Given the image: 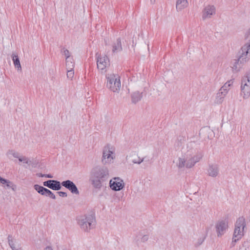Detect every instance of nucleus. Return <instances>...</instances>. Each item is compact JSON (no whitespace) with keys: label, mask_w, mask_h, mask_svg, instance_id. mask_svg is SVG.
I'll return each mask as SVG.
<instances>
[{"label":"nucleus","mask_w":250,"mask_h":250,"mask_svg":"<svg viewBox=\"0 0 250 250\" xmlns=\"http://www.w3.org/2000/svg\"><path fill=\"white\" fill-rule=\"evenodd\" d=\"M109 178V171L105 167H98L94 168L91 172L90 180L93 187L100 189L103 184L108 181Z\"/></svg>","instance_id":"nucleus-1"},{"label":"nucleus","mask_w":250,"mask_h":250,"mask_svg":"<svg viewBox=\"0 0 250 250\" xmlns=\"http://www.w3.org/2000/svg\"><path fill=\"white\" fill-rule=\"evenodd\" d=\"M203 154L201 152H198L195 154H191L187 152L185 155L179 157L176 166L179 169L186 167L187 168H192L196 163L199 162L202 158Z\"/></svg>","instance_id":"nucleus-2"},{"label":"nucleus","mask_w":250,"mask_h":250,"mask_svg":"<svg viewBox=\"0 0 250 250\" xmlns=\"http://www.w3.org/2000/svg\"><path fill=\"white\" fill-rule=\"evenodd\" d=\"M78 225L85 232H88L94 227L96 223L95 216L92 214H84L77 217Z\"/></svg>","instance_id":"nucleus-3"},{"label":"nucleus","mask_w":250,"mask_h":250,"mask_svg":"<svg viewBox=\"0 0 250 250\" xmlns=\"http://www.w3.org/2000/svg\"><path fill=\"white\" fill-rule=\"evenodd\" d=\"M106 79L107 87L113 92H119L121 87L120 77L114 74H108Z\"/></svg>","instance_id":"nucleus-4"},{"label":"nucleus","mask_w":250,"mask_h":250,"mask_svg":"<svg viewBox=\"0 0 250 250\" xmlns=\"http://www.w3.org/2000/svg\"><path fill=\"white\" fill-rule=\"evenodd\" d=\"M115 157V148L109 144L104 146L103 150L102 163L104 165L110 164L113 163Z\"/></svg>","instance_id":"nucleus-5"},{"label":"nucleus","mask_w":250,"mask_h":250,"mask_svg":"<svg viewBox=\"0 0 250 250\" xmlns=\"http://www.w3.org/2000/svg\"><path fill=\"white\" fill-rule=\"evenodd\" d=\"M246 227L245 219L243 217L238 218L235 224L233 234L235 237L242 238L244 235V229Z\"/></svg>","instance_id":"nucleus-6"},{"label":"nucleus","mask_w":250,"mask_h":250,"mask_svg":"<svg viewBox=\"0 0 250 250\" xmlns=\"http://www.w3.org/2000/svg\"><path fill=\"white\" fill-rule=\"evenodd\" d=\"M241 53L237 61H236L233 66V68L237 69L239 63H243L247 62L250 59V47L244 45L241 48Z\"/></svg>","instance_id":"nucleus-7"},{"label":"nucleus","mask_w":250,"mask_h":250,"mask_svg":"<svg viewBox=\"0 0 250 250\" xmlns=\"http://www.w3.org/2000/svg\"><path fill=\"white\" fill-rule=\"evenodd\" d=\"M241 88L243 97L248 98L250 95V72L242 79Z\"/></svg>","instance_id":"nucleus-8"},{"label":"nucleus","mask_w":250,"mask_h":250,"mask_svg":"<svg viewBox=\"0 0 250 250\" xmlns=\"http://www.w3.org/2000/svg\"><path fill=\"white\" fill-rule=\"evenodd\" d=\"M97 64L98 69L102 72H105L106 67L109 65V60L107 56L104 55L103 57L98 56L97 57Z\"/></svg>","instance_id":"nucleus-9"},{"label":"nucleus","mask_w":250,"mask_h":250,"mask_svg":"<svg viewBox=\"0 0 250 250\" xmlns=\"http://www.w3.org/2000/svg\"><path fill=\"white\" fill-rule=\"evenodd\" d=\"M216 13V8L213 5H208L206 6L202 11V19L206 20L210 19Z\"/></svg>","instance_id":"nucleus-10"},{"label":"nucleus","mask_w":250,"mask_h":250,"mask_svg":"<svg viewBox=\"0 0 250 250\" xmlns=\"http://www.w3.org/2000/svg\"><path fill=\"white\" fill-rule=\"evenodd\" d=\"M110 188L114 191H119L124 187L125 184L123 180L119 177H115L109 181Z\"/></svg>","instance_id":"nucleus-11"},{"label":"nucleus","mask_w":250,"mask_h":250,"mask_svg":"<svg viewBox=\"0 0 250 250\" xmlns=\"http://www.w3.org/2000/svg\"><path fill=\"white\" fill-rule=\"evenodd\" d=\"M228 228V223L226 221L222 220L216 223L215 226L216 230L218 237L221 236L224 234Z\"/></svg>","instance_id":"nucleus-12"},{"label":"nucleus","mask_w":250,"mask_h":250,"mask_svg":"<svg viewBox=\"0 0 250 250\" xmlns=\"http://www.w3.org/2000/svg\"><path fill=\"white\" fill-rule=\"evenodd\" d=\"M61 185H62V186L64 187L68 190H69L71 192V193L73 194H79V191L78 189V188L75 185V184L72 181L69 180H67L62 181L61 183Z\"/></svg>","instance_id":"nucleus-13"},{"label":"nucleus","mask_w":250,"mask_h":250,"mask_svg":"<svg viewBox=\"0 0 250 250\" xmlns=\"http://www.w3.org/2000/svg\"><path fill=\"white\" fill-rule=\"evenodd\" d=\"M43 185L54 190H59L62 188L60 182L54 180L45 181L43 183Z\"/></svg>","instance_id":"nucleus-14"},{"label":"nucleus","mask_w":250,"mask_h":250,"mask_svg":"<svg viewBox=\"0 0 250 250\" xmlns=\"http://www.w3.org/2000/svg\"><path fill=\"white\" fill-rule=\"evenodd\" d=\"M208 174L212 177H216L219 174V167L217 165H209L208 169Z\"/></svg>","instance_id":"nucleus-15"},{"label":"nucleus","mask_w":250,"mask_h":250,"mask_svg":"<svg viewBox=\"0 0 250 250\" xmlns=\"http://www.w3.org/2000/svg\"><path fill=\"white\" fill-rule=\"evenodd\" d=\"M188 3L187 0H177L176 8L178 11H181L188 7Z\"/></svg>","instance_id":"nucleus-16"},{"label":"nucleus","mask_w":250,"mask_h":250,"mask_svg":"<svg viewBox=\"0 0 250 250\" xmlns=\"http://www.w3.org/2000/svg\"><path fill=\"white\" fill-rule=\"evenodd\" d=\"M142 92L135 91L133 92L131 96V101L133 104H136L141 100L142 98Z\"/></svg>","instance_id":"nucleus-17"},{"label":"nucleus","mask_w":250,"mask_h":250,"mask_svg":"<svg viewBox=\"0 0 250 250\" xmlns=\"http://www.w3.org/2000/svg\"><path fill=\"white\" fill-rule=\"evenodd\" d=\"M112 47V52L114 53H117L122 50L121 41L120 38L117 40L116 42L113 44Z\"/></svg>","instance_id":"nucleus-18"},{"label":"nucleus","mask_w":250,"mask_h":250,"mask_svg":"<svg viewBox=\"0 0 250 250\" xmlns=\"http://www.w3.org/2000/svg\"><path fill=\"white\" fill-rule=\"evenodd\" d=\"M0 182L2 184H6V187L8 188H11L13 191H15L16 189V186L14 185L12 182L3 179L0 176Z\"/></svg>","instance_id":"nucleus-19"},{"label":"nucleus","mask_w":250,"mask_h":250,"mask_svg":"<svg viewBox=\"0 0 250 250\" xmlns=\"http://www.w3.org/2000/svg\"><path fill=\"white\" fill-rule=\"evenodd\" d=\"M12 58L15 67L17 68L18 70H21V67L18 56L16 54H13L12 55Z\"/></svg>","instance_id":"nucleus-20"},{"label":"nucleus","mask_w":250,"mask_h":250,"mask_svg":"<svg viewBox=\"0 0 250 250\" xmlns=\"http://www.w3.org/2000/svg\"><path fill=\"white\" fill-rule=\"evenodd\" d=\"M226 97L225 95L223 94L222 93H220V92H218L215 96V98L214 100V103L216 104H221L224 100V98Z\"/></svg>","instance_id":"nucleus-21"},{"label":"nucleus","mask_w":250,"mask_h":250,"mask_svg":"<svg viewBox=\"0 0 250 250\" xmlns=\"http://www.w3.org/2000/svg\"><path fill=\"white\" fill-rule=\"evenodd\" d=\"M6 155L9 158V159H11L12 157H14L15 158H19V155H20V153L13 149H9L6 152Z\"/></svg>","instance_id":"nucleus-22"},{"label":"nucleus","mask_w":250,"mask_h":250,"mask_svg":"<svg viewBox=\"0 0 250 250\" xmlns=\"http://www.w3.org/2000/svg\"><path fill=\"white\" fill-rule=\"evenodd\" d=\"M66 66L67 70L74 69V62L72 58L66 59Z\"/></svg>","instance_id":"nucleus-23"},{"label":"nucleus","mask_w":250,"mask_h":250,"mask_svg":"<svg viewBox=\"0 0 250 250\" xmlns=\"http://www.w3.org/2000/svg\"><path fill=\"white\" fill-rule=\"evenodd\" d=\"M42 195L48 196L52 199H56L55 195L49 189L45 188Z\"/></svg>","instance_id":"nucleus-24"},{"label":"nucleus","mask_w":250,"mask_h":250,"mask_svg":"<svg viewBox=\"0 0 250 250\" xmlns=\"http://www.w3.org/2000/svg\"><path fill=\"white\" fill-rule=\"evenodd\" d=\"M34 188L39 193L42 195H43V192L46 188H45L39 186V185H35L34 186Z\"/></svg>","instance_id":"nucleus-25"},{"label":"nucleus","mask_w":250,"mask_h":250,"mask_svg":"<svg viewBox=\"0 0 250 250\" xmlns=\"http://www.w3.org/2000/svg\"><path fill=\"white\" fill-rule=\"evenodd\" d=\"M19 159V161L21 162H23L24 164H28L30 165L31 164V161L29 160L28 158L25 156H20L19 155V158H17Z\"/></svg>","instance_id":"nucleus-26"},{"label":"nucleus","mask_w":250,"mask_h":250,"mask_svg":"<svg viewBox=\"0 0 250 250\" xmlns=\"http://www.w3.org/2000/svg\"><path fill=\"white\" fill-rule=\"evenodd\" d=\"M233 81L230 80L227 82L222 87H223L225 90H227L228 91L230 89V86L232 84Z\"/></svg>","instance_id":"nucleus-27"},{"label":"nucleus","mask_w":250,"mask_h":250,"mask_svg":"<svg viewBox=\"0 0 250 250\" xmlns=\"http://www.w3.org/2000/svg\"><path fill=\"white\" fill-rule=\"evenodd\" d=\"M8 241L11 248L12 249V250H14L16 249V248L14 246V241L12 239V236L9 235L8 236Z\"/></svg>","instance_id":"nucleus-28"},{"label":"nucleus","mask_w":250,"mask_h":250,"mask_svg":"<svg viewBox=\"0 0 250 250\" xmlns=\"http://www.w3.org/2000/svg\"><path fill=\"white\" fill-rule=\"evenodd\" d=\"M241 238H238V237H235L234 235L233 234V237L232 239V242L230 244V247L233 248L235 246L236 243L240 240Z\"/></svg>","instance_id":"nucleus-29"},{"label":"nucleus","mask_w":250,"mask_h":250,"mask_svg":"<svg viewBox=\"0 0 250 250\" xmlns=\"http://www.w3.org/2000/svg\"><path fill=\"white\" fill-rule=\"evenodd\" d=\"M239 250H250L249 247V243L248 242H245Z\"/></svg>","instance_id":"nucleus-30"},{"label":"nucleus","mask_w":250,"mask_h":250,"mask_svg":"<svg viewBox=\"0 0 250 250\" xmlns=\"http://www.w3.org/2000/svg\"><path fill=\"white\" fill-rule=\"evenodd\" d=\"M74 75V71L73 69H68L67 72V77L68 78L72 79Z\"/></svg>","instance_id":"nucleus-31"},{"label":"nucleus","mask_w":250,"mask_h":250,"mask_svg":"<svg viewBox=\"0 0 250 250\" xmlns=\"http://www.w3.org/2000/svg\"><path fill=\"white\" fill-rule=\"evenodd\" d=\"M63 54L65 56L66 59L71 58L70 57L69 51L66 49H63Z\"/></svg>","instance_id":"nucleus-32"},{"label":"nucleus","mask_w":250,"mask_h":250,"mask_svg":"<svg viewBox=\"0 0 250 250\" xmlns=\"http://www.w3.org/2000/svg\"><path fill=\"white\" fill-rule=\"evenodd\" d=\"M144 160V158L141 159L140 158H138V160H133L132 162L134 164H140L142 162H143Z\"/></svg>","instance_id":"nucleus-33"},{"label":"nucleus","mask_w":250,"mask_h":250,"mask_svg":"<svg viewBox=\"0 0 250 250\" xmlns=\"http://www.w3.org/2000/svg\"><path fill=\"white\" fill-rule=\"evenodd\" d=\"M220 92V93H222L224 95L226 96L228 93V91L227 90H225L223 87H221L219 90L218 91Z\"/></svg>","instance_id":"nucleus-34"},{"label":"nucleus","mask_w":250,"mask_h":250,"mask_svg":"<svg viewBox=\"0 0 250 250\" xmlns=\"http://www.w3.org/2000/svg\"><path fill=\"white\" fill-rule=\"evenodd\" d=\"M57 193L59 195V196L63 197H66L67 196V193L63 191H58Z\"/></svg>","instance_id":"nucleus-35"},{"label":"nucleus","mask_w":250,"mask_h":250,"mask_svg":"<svg viewBox=\"0 0 250 250\" xmlns=\"http://www.w3.org/2000/svg\"><path fill=\"white\" fill-rule=\"evenodd\" d=\"M148 239V236L147 235H144L142 238V241L143 242H146Z\"/></svg>","instance_id":"nucleus-36"},{"label":"nucleus","mask_w":250,"mask_h":250,"mask_svg":"<svg viewBox=\"0 0 250 250\" xmlns=\"http://www.w3.org/2000/svg\"><path fill=\"white\" fill-rule=\"evenodd\" d=\"M36 175H37V176H38L39 177H43L45 176V174H42L41 173H37Z\"/></svg>","instance_id":"nucleus-37"},{"label":"nucleus","mask_w":250,"mask_h":250,"mask_svg":"<svg viewBox=\"0 0 250 250\" xmlns=\"http://www.w3.org/2000/svg\"><path fill=\"white\" fill-rule=\"evenodd\" d=\"M44 250H53L51 246H48L44 249Z\"/></svg>","instance_id":"nucleus-38"},{"label":"nucleus","mask_w":250,"mask_h":250,"mask_svg":"<svg viewBox=\"0 0 250 250\" xmlns=\"http://www.w3.org/2000/svg\"><path fill=\"white\" fill-rule=\"evenodd\" d=\"M45 177H46V178H53V176L51 174H45V176H44Z\"/></svg>","instance_id":"nucleus-39"},{"label":"nucleus","mask_w":250,"mask_h":250,"mask_svg":"<svg viewBox=\"0 0 250 250\" xmlns=\"http://www.w3.org/2000/svg\"><path fill=\"white\" fill-rule=\"evenodd\" d=\"M246 35L247 36V37H248L250 35V28L249 29V30L246 32Z\"/></svg>","instance_id":"nucleus-40"},{"label":"nucleus","mask_w":250,"mask_h":250,"mask_svg":"<svg viewBox=\"0 0 250 250\" xmlns=\"http://www.w3.org/2000/svg\"><path fill=\"white\" fill-rule=\"evenodd\" d=\"M245 45H246L247 46H248L249 48H250V42L249 43L246 44H245Z\"/></svg>","instance_id":"nucleus-41"},{"label":"nucleus","mask_w":250,"mask_h":250,"mask_svg":"<svg viewBox=\"0 0 250 250\" xmlns=\"http://www.w3.org/2000/svg\"><path fill=\"white\" fill-rule=\"evenodd\" d=\"M150 1L152 3H154L155 2V0H150Z\"/></svg>","instance_id":"nucleus-42"}]
</instances>
